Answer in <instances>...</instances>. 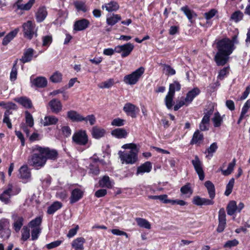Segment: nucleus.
Returning <instances> with one entry per match:
<instances>
[{
	"instance_id": "f257e3e1",
	"label": "nucleus",
	"mask_w": 250,
	"mask_h": 250,
	"mask_svg": "<svg viewBox=\"0 0 250 250\" xmlns=\"http://www.w3.org/2000/svg\"><path fill=\"white\" fill-rule=\"evenodd\" d=\"M217 48L218 52L215 56V61L218 65H224L234 49V42L228 38H225L217 42Z\"/></svg>"
},
{
	"instance_id": "f03ea898",
	"label": "nucleus",
	"mask_w": 250,
	"mask_h": 250,
	"mask_svg": "<svg viewBox=\"0 0 250 250\" xmlns=\"http://www.w3.org/2000/svg\"><path fill=\"white\" fill-rule=\"evenodd\" d=\"M35 146L32 147L33 154L28 160V163L31 166L37 169L43 167L46 162V158L39 151L35 150Z\"/></svg>"
},
{
	"instance_id": "7ed1b4c3",
	"label": "nucleus",
	"mask_w": 250,
	"mask_h": 250,
	"mask_svg": "<svg viewBox=\"0 0 250 250\" xmlns=\"http://www.w3.org/2000/svg\"><path fill=\"white\" fill-rule=\"evenodd\" d=\"M138 151H120L118 153L122 164H133L138 159Z\"/></svg>"
},
{
	"instance_id": "20e7f679",
	"label": "nucleus",
	"mask_w": 250,
	"mask_h": 250,
	"mask_svg": "<svg viewBox=\"0 0 250 250\" xmlns=\"http://www.w3.org/2000/svg\"><path fill=\"white\" fill-rule=\"evenodd\" d=\"M21 191V189L12 184H9L4 190L3 192L0 194V200L5 204H8L10 202L11 195H16Z\"/></svg>"
},
{
	"instance_id": "39448f33",
	"label": "nucleus",
	"mask_w": 250,
	"mask_h": 250,
	"mask_svg": "<svg viewBox=\"0 0 250 250\" xmlns=\"http://www.w3.org/2000/svg\"><path fill=\"white\" fill-rule=\"evenodd\" d=\"M145 72V69L140 67L132 73L125 76L124 78L125 83L129 85L136 84Z\"/></svg>"
},
{
	"instance_id": "423d86ee",
	"label": "nucleus",
	"mask_w": 250,
	"mask_h": 250,
	"mask_svg": "<svg viewBox=\"0 0 250 250\" xmlns=\"http://www.w3.org/2000/svg\"><path fill=\"white\" fill-rule=\"evenodd\" d=\"M88 141V136L85 130H80L74 133L72 142L80 146L86 145Z\"/></svg>"
},
{
	"instance_id": "0eeeda50",
	"label": "nucleus",
	"mask_w": 250,
	"mask_h": 250,
	"mask_svg": "<svg viewBox=\"0 0 250 250\" xmlns=\"http://www.w3.org/2000/svg\"><path fill=\"white\" fill-rule=\"evenodd\" d=\"M22 27L24 36L27 39L31 40L34 35H35L36 36H37V29L35 28V24L31 21H28L24 23Z\"/></svg>"
},
{
	"instance_id": "6e6552de",
	"label": "nucleus",
	"mask_w": 250,
	"mask_h": 250,
	"mask_svg": "<svg viewBox=\"0 0 250 250\" xmlns=\"http://www.w3.org/2000/svg\"><path fill=\"white\" fill-rule=\"evenodd\" d=\"M134 48V45L130 42L126 44L118 45L115 47V52L121 53L122 58H125L129 56Z\"/></svg>"
},
{
	"instance_id": "1a4fd4ad",
	"label": "nucleus",
	"mask_w": 250,
	"mask_h": 250,
	"mask_svg": "<svg viewBox=\"0 0 250 250\" xmlns=\"http://www.w3.org/2000/svg\"><path fill=\"white\" fill-rule=\"evenodd\" d=\"M35 150L39 151L47 159L55 160L58 157V152L56 150L50 149L48 147H42L39 146H35Z\"/></svg>"
},
{
	"instance_id": "9d476101",
	"label": "nucleus",
	"mask_w": 250,
	"mask_h": 250,
	"mask_svg": "<svg viewBox=\"0 0 250 250\" xmlns=\"http://www.w3.org/2000/svg\"><path fill=\"white\" fill-rule=\"evenodd\" d=\"M123 110L127 115L132 118L136 117L137 114L140 111L138 107L130 103H127L125 104Z\"/></svg>"
},
{
	"instance_id": "9b49d317",
	"label": "nucleus",
	"mask_w": 250,
	"mask_h": 250,
	"mask_svg": "<svg viewBox=\"0 0 250 250\" xmlns=\"http://www.w3.org/2000/svg\"><path fill=\"white\" fill-rule=\"evenodd\" d=\"M192 164L199 176L200 180H203L205 176L202 168V164L197 156H195L194 159L192 160Z\"/></svg>"
},
{
	"instance_id": "f8f14e48",
	"label": "nucleus",
	"mask_w": 250,
	"mask_h": 250,
	"mask_svg": "<svg viewBox=\"0 0 250 250\" xmlns=\"http://www.w3.org/2000/svg\"><path fill=\"white\" fill-rule=\"evenodd\" d=\"M192 202L194 204L199 206L212 205L214 204L212 199L201 198L199 196L194 197Z\"/></svg>"
},
{
	"instance_id": "ddd939ff",
	"label": "nucleus",
	"mask_w": 250,
	"mask_h": 250,
	"mask_svg": "<svg viewBox=\"0 0 250 250\" xmlns=\"http://www.w3.org/2000/svg\"><path fill=\"white\" fill-rule=\"evenodd\" d=\"M48 105L52 112L58 113L62 110V104L60 100L57 99H53L51 100Z\"/></svg>"
},
{
	"instance_id": "4468645a",
	"label": "nucleus",
	"mask_w": 250,
	"mask_h": 250,
	"mask_svg": "<svg viewBox=\"0 0 250 250\" xmlns=\"http://www.w3.org/2000/svg\"><path fill=\"white\" fill-rule=\"evenodd\" d=\"M89 25V21L85 19H83L75 22L74 30L77 31H82L88 27Z\"/></svg>"
},
{
	"instance_id": "2eb2a0df",
	"label": "nucleus",
	"mask_w": 250,
	"mask_h": 250,
	"mask_svg": "<svg viewBox=\"0 0 250 250\" xmlns=\"http://www.w3.org/2000/svg\"><path fill=\"white\" fill-rule=\"evenodd\" d=\"M152 167V164L150 162H146L138 167L136 174L143 175L145 173H148L151 170Z\"/></svg>"
},
{
	"instance_id": "dca6fc26",
	"label": "nucleus",
	"mask_w": 250,
	"mask_h": 250,
	"mask_svg": "<svg viewBox=\"0 0 250 250\" xmlns=\"http://www.w3.org/2000/svg\"><path fill=\"white\" fill-rule=\"evenodd\" d=\"M12 218L14 220L13 228L16 232H19L23 226L24 219L17 214L13 215Z\"/></svg>"
},
{
	"instance_id": "f3484780",
	"label": "nucleus",
	"mask_w": 250,
	"mask_h": 250,
	"mask_svg": "<svg viewBox=\"0 0 250 250\" xmlns=\"http://www.w3.org/2000/svg\"><path fill=\"white\" fill-rule=\"evenodd\" d=\"M19 172L20 177L24 180V182H27L30 179L31 173L27 166H23L21 167L19 169Z\"/></svg>"
},
{
	"instance_id": "a211bd4d",
	"label": "nucleus",
	"mask_w": 250,
	"mask_h": 250,
	"mask_svg": "<svg viewBox=\"0 0 250 250\" xmlns=\"http://www.w3.org/2000/svg\"><path fill=\"white\" fill-rule=\"evenodd\" d=\"M59 119L53 115H48L44 117L42 120V123L44 126L55 125L57 124Z\"/></svg>"
},
{
	"instance_id": "6ab92c4d",
	"label": "nucleus",
	"mask_w": 250,
	"mask_h": 250,
	"mask_svg": "<svg viewBox=\"0 0 250 250\" xmlns=\"http://www.w3.org/2000/svg\"><path fill=\"white\" fill-rule=\"evenodd\" d=\"M34 50L33 49L29 48L25 49L24 51L23 56L20 60L22 63H25L30 62L33 56Z\"/></svg>"
},
{
	"instance_id": "aec40b11",
	"label": "nucleus",
	"mask_w": 250,
	"mask_h": 250,
	"mask_svg": "<svg viewBox=\"0 0 250 250\" xmlns=\"http://www.w3.org/2000/svg\"><path fill=\"white\" fill-rule=\"evenodd\" d=\"M22 1V0H18L16 2L15 5L17 7V9L21 10H29L35 3V0H29L27 3L24 4L21 3Z\"/></svg>"
},
{
	"instance_id": "412c9836",
	"label": "nucleus",
	"mask_w": 250,
	"mask_h": 250,
	"mask_svg": "<svg viewBox=\"0 0 250 250\" xmlns=\"http://www.w3.org/2000/svg\"><path fill=\"white\" fill-rule=\"evenodd\" d=\"M85 240L83 237H78L74 239L71 244V246L75 250H83V244Z\"/></svg>"
},
{
	"instance_id": "4be33fe9",
	"label": "nucleus",
	"mask_w": 250,
	"mask_h": 250,
	"mask_svg": "<svg viewBox=\"0 0 250 250\" xmlns=\"http://www.w3.org/2000/svg\"><path fill=\"white\" fill-rule=\"evenodd\" d=\"M14 100L26 108H31L32 107V102L27 97H21L19 98H16L14 99Z\"/></svg>"
},
{
	"instance_id": "5701e85b",
	"label": "nucleus",
	"mask_w": 250,
	"mask_h": 250,
	"mask_svg": "<svg viewBox=\"0 0 250 250\" xmlns=\"http://www.w3.org/2000/svg\"><path fill=\"white\" fill-rule=\"evenodd\" d=\"M83 195V192L81 190L78 188L74 189L71 192V195L70 198V203L71 204H73L78 201L81 198H82Z\"/></svg>"
},
{
	"instance_id": "b1692460",
	"label": "nucleus",
	"mask_w": 250,
	"mask_h": 250,
	"mask_svg": "<svg viewBox=\"0 0 250 250\" xmlns=\"http://www.w3.org/2000/svg\"><path fill=\"white\" fill-rule=\"evenodd\" d=\"M199 93L200 90L198 88H194L187 93L186 97L184 99V100L188 104Z\"/></svg>"
},
{
	"instance_id": "393cba45",
	"label": "nucleus",
	"mask_w": 250,
	"mask_h": 250,
	"mask_svg": "<svg viewBox=\"0 0 250 250\" xmlns=\"http://www.w3.org/2000/svg\"><path fill=\"white\" fill-rule=\"evenodd\" d=\"M119 8V5L118 3L115 1H111L102 6V9H105L108 12L116 11L118 10Z\"/></svg>"
},
{
	"instance_id": "a878e982",
	"label": "nucleus",
	"mask_w": 250,
	"mask_h": 250,
	"mask_svg": "<svg viewBox=\"0 0 250 250\" xmlns=\"http://www.w3.org/2000/svg\"><path fill=\"white\" fill-rule=\"evenodd\" d=\"M67 117L73 122L83 121V116L74 110H70L67 112Z\"/></svg>"
},
{
	"instance_id": "bb28decb",
	"label": "nucleus",
	"mask_w": 250,
	"mask_h": 250,
	"mask_svg": "<svg viewBox=\"0 0 250 250\" xmlns=\"http://www.w3.org/2000/svg\"><path fill=\"white\" fill-rule=\"evenodd\" d=\"M113 182L110 180L108 176H104L101 180L99 181V185L101 187L110 188L113 185Z\"/></svg>"
},
{
	"instance_id": "cd10ccee",
	"label": "nucleus",
	"mask_w": 250,
	"mask_h": 250,
	"mask_svg": "<svg viewBox=\"0 0 250 250\" xmlns=\"http://www.w3.org/2000/svg\"><path fill=\"white\" fill-rule=\"evenodd\" d=\"M47 13L44 7H40L39 8L36 14V20L38 22L42 21L47 16Z\"/></svg>"
},
{
	"instance_id": "c85d7f7f",
	"label": "nucleus",
	"mask_w": 250,
	"mask_h": 250,
	"mask_svg": "<svg viewBox=\"0 0 250 250\" xmlns=\"http://www.w3.org/2000/svg\"><path fill=\"white\" fill-rule=\"evenodd\" d=\"M105 130L98 126H94L92 130V135L93 138L99 139L103 137L105 134Z\"/></svg>"
},
{
	"instance_id": "c756f323",
	"label": "nucleus",
	"mask_w": 250,
	"mask_h": 250,
	"mask_svg": "<svg viewBox=\"0 0 250 250\" xmlns=\"http://www.w3.org/2000/svg\"><path fill=\"white\" fill-rule=\"evenodd\" d=\"M19 32L18 29H15L9 32L3 39L2 44L6 45L17 35Z\"/></svg>"
},
{
	"instance_id": "7c9ffc66",
	"label": "nucleus",
	"mask_w": 250,
	"mask_h": 250,
	"mask_svg": "<svg viewBox=\"0 0 250 250\" xmlns=\"http://www.w3.org/2000/svg\"><path fill=\"white\" fill-rule=\"evenodd\" d=\"M205 186L207 188L210 198L213 199L215 195V188L214 185L210 181H207L205 183Z\"/></svg>"
},
{
	"instance_id": "2f4dec72",
	"label": "nucleus",
	"mask_w": 250,
	"mask_h": 250,
	"mask_svg": "<svg viewBox=\"0 0 250 250\" xmlns=\"http://www.w3.org/2000/svg\"><path fill=\"white\" fill-rule=\"evenodd\" d=\"M32 83L36 87L42 88L46 86L47 82L45 78L39 77L34 79Z\"/></svg>"
},
{
	"instance_id": "473e14b6",
	"label": "nucleus",
	"mask_w": 250,
	"mask_h": 250,
	"mask_svg": "<svg viewBox=\"0 0 250 250\" xmlns=\"http://www.w3.org/2000/svg\"><path fill=\"white\" fill-rule=\"evenodd\" d=\"M111 134L118 138H125L127 133L126 130L123 128H117L112 131Z\"/></svg>"
},
{
	"instance_id": "72a5a7b5",
	"label": "nucleus",
	"mask_w": 250,
	"mask_h": 250,
	"mask_svg": "<svg viewBox=\"0 0 250 250\" xmlns=\"http://www.w3.org/2000/svg\"><path fill=\"white\" fill-rule=\"evenodd\" d=\"M121 20V17L117 14L108 15L106 18V23L110 25L115 24L118 21Z\"/></svg>"
},
{
	"instance_id": "f704fd0d",
	"label": "nucleus",
	"mask_w": 250,
	"mask_h": 250,
	"mask_svg": "<svg viewBox=\"0 0 250 250\" xmlns=\"http://www.w3.org/2000/svg\"><path fill=\"white\" fill-rule=\"evenodd\" d=\"M135 221H136L137 225L141 228L148 229L151 228V225L150 223L145 219L136 218H135Z\"/></svg>"
},
{
	"instance_id": "c9c22d12",
	"label": "nucleus",
	"mask_w": 250,
	"mask_h": 250,
	"mask_svg": "<svg viewBox=\"0 0 250 250\" xmlns=\"http://www.w3.org/2000/svg\"><path fill=\"white\" fill-rule=\"evenodd\" d=\"M227 210L228 215H232L237 211L236 202L235 201H230L227 206Z\"/></svg>"
},
{
	"instance_id": "e433bc0d",
	"label": "nucleus",
	"mask_w": 250,
	"mask_h": 250,
	"mask_svg": "<svg viewBox=\"0 0 250 250\" xmlns=\"http://www.w3.org/2000/svg\"><path fill=\"white\" fill-rule=\"evenodd\" d=\"M62 207V204L61 203L58 201L55 202L48 207L47 209V213L49 214H52L59 209L61 208Z\"/></svg>"
},
{
	"instance_id": "4c0bfd02",
	"label": "nucleus",
	"mask_w": 250,
	"mask_h": 250,
	"mask_svg": "<svg viewBox=\"0 0 250 250\" xmlns=\"http://www.w3.org/2000/svg\"><path fill=\"white\" fill-rule=\"evenodd\" d=\"M203 139V135L201 133L199 130L196 131L193 135L191 141V144H200Z\"/></svg>"
},
{
	"instance_id": "58836bf2",
	"label": "nucleus",
	"mask_w": 250,
	"mask_h": 250,
	"mask_svg": "<svg viewBox=\"0 0 250 250\" xmlns=\"http://www.w3.org/2000/svg\"><path fill=\"white\" fill-rule=\"evenodd\" d=\"M235 162L236 160L234 159L233 161L229 164L228 168L226 170H223L222 168L221 167L220 170L222 171V174L225 176L229 175L233 170L235 165Z\"/></svg>"
},
{
	"instance_id": "ea45409f",
	"label": "nucleus",
	"mask_w": 250,
	"mask_h": 250,
	"mask_svg": "<svg viewBox=\"0 0 250 250\" xmlns=\"http://www.w3.org/2000/svg\"><path fill=\"white\" fill-rule=\"evenodd\" d=\"M42 222V218L41 216L37 217L29 222V227L31 229L41 228Z\"/></svg>"
},
{
	"instance_id": "a19ab883",
	"label": "nucleus",
	"mask_w": 250,
	"mask_h": 250,
	"mask_svg": "<svg viewBox=\"0 0 250 250\" xmlns=\"http://www.w3.org/2000/svg\"><path fill=\"white\" fill-rule=\"evenodd\" d=\"M212 121L215 127H219L223 123V118L218 112L214 114Z\"/></svg>"
},
{
	"instance_id": "79ce46f5",
	"label": "nucleus",
	"mask_w": 250,
	"mask_h": 250,
	"mask_svg": "<svg viewBox=\"0 0 250 250\" xmlns=\"http://www.w3.org/2000/svg\"><path fill=\"white\" fill-rule=\"evenodd\" d=\"M244 16L243 13L239 11L234 12L231 16L230 19L235 22H238L243 19Z\"/></svg>"
},
{
	"instance_id": "37998d69",
	"label": "nucleus",
	"mask_w": 250,
	"mask_h": 250,
	"mask_svg": "<svg viewBox=\"0 0 250 250\" xmlns=\"http://www.w3.org/2000/svg\"><path fill=\"white\" fill-rule=\"evenodd\" d=\"M180 88V84L178 82L175 81L173 83L170 84L168 93L174 95L175 91H179Z\"/></svg>"
},
{
	"instance_id": "c03bdc74",
	"label": "nucleus",
	"mask_w": 250,
	"mask_h": 250,
	"mask_svg": "<svg viewBox=\"0 0 250 250\" xmlns=\"http://www.w3.org/2000/svg\"><path fill=\"white\" fill-rule=\"evenodd\" d=\"M181 10L186 15L189 20H191L194 16H196L195 13L192 10L189 9L187 6H183L181 7Z\"/></svg>"
},
{
	"instance_id": "a18cd8bd",
	"label": "nucleus",
	"mask_w": 250,
	"mask_h": 250,
	"mask_svg": "<svg viewBox=\"0 0 250 250\" xmlns=\"http://www.w3.org/2000/svg\"><path fill=\"white\" fill-rule=\"evenodd\" d=\"M74 5L78 11H82L83 12H85L87 10V8L85 5L84 2L83 1H77L74 2Z\"/></svg>"
},
{
	"instance_id": "49530a36",
	"label": "nucleus",
	"mask_w": 250,
	"mask_h": 250,
	"mask_svg": "<svg viewBox=\"0 0 250 250\" xmlns=\"http://www.w3.org/2000/svg\"><path fill=\"white\" fill-rule=\"evenodd\" d=\"M234 184V179L231 178L229 183L226 186V189L225 192V194L226 196H229L232 192V188Z\"/></svg>"
},
{
	"instance_id": "de8ad7c7",
	"label": "nucleus",
	"mask_w": 250,
	"mask_h": 250,
	"mask_svg": "<svg viewBox=\"0 0 250 250\" xmlns=\"http://www.w3.org/2000/svg\"><path fill=\"white\" fill-rule=\"evenodd\" d=\"M174 95L167 93L165 98V104L167 108L170 109L172 106L173 97Z\"/></svg>"
},
{
	"instance_id": "09e8293b",
	"label": "nucleus",
	"mask_w": 250,
	"mask_h": 250,
	"mask_svg": "<svg viewBox=\"0 0 250 250\" xmlns=\"http://www.w3.org/2000/svg\"><path fill=\"white\" fill-rule=\"evenodd\" d=\"M25 121L27 125L30 127H32L34 125V120L32 115L28 111L25 112Z\"/></svg>"
},
{
	"instance_id": "8fccbe9b",
	"label": "nucleus",
	"mask_w": 250,
	"mask_h": 250,
	"mask_svg": "<svg viewBox=\"0 0 250 250\" xmlns=\"http://www.w3.org/2000/svg\"><path fill=\"white\" fill-rule=\"evenodd\" d=\"M114 84L113 79H110L104 82L99 84V87L101 88H109Z\"/></svg>"
},
{
	"instance_id": "3c124183",
	"label": "nucleus",
	"mask_w": 250,
	"mask_h": 250,
	"mask_svg": "<svg viewBox=\"0 0 250 250\" xmlns=\"http://www.w3.org/2000/svg\"><path fill=\"white\" fill-rule=\"evenodd\" d=\"M31 239L35 240L38 239L40 233L41 232V228H33L31 229Z\"/></svg>"
},
{
	"instance_id": "603ef678",
	"label": "nucleus",
	"mask_w": 250,
	"mask_h": 250,
	"mask_svg": "<svg viewBox=\"0 0 250 250\" xmlns=\"http://www.w3.org/2000/svg\"><path fill=\"white\" fill-rule=\"evenodd\" d=\"M30 237V230L27 227H24L21 234V239L26 241Z\"/></svg>"
},
{
	"instance_id": "864d4df0",
	"label": "nucleus",
	"mask_w": 250,
	"mask_h": 250,
	"mask_svg": "<svg viewBox=\"0 0 250 250\" xmlns=\"http://www.w3.org/2000/svg\"><path fill=\"white\" fill-rule=\"evenodd\" d=\"M163 70L166 75H173L176 73L175 70L168 65H164Z\"/></svg>"
},
{
	"instance_id": "5fc2aeb1",
	"label": "nucleus",
	"mask_w": 250,
	"mask_h": 250,
	"mask_svg": "<svg viewBox=\"0 0 250 250\" xmlns=\"http://www.w3.org/2000/svg\"><path fill=\"white\" fill-rule=\"evenodd\" d=\"M213 111V109H210L208 111L207 113H205L201 122L208 125L210 117L212 115Z\"/></svg>"
},
{
	"instance_id": "6e6d98bb",
	"label": "nucleus",
	"mask_w": 250,
	"mask_h": 250,
	"mask_svg": "<svg viewBox=\"0 0 250 250\" xmlns=\"http://www.w3.org/2000/svg\"><path fill=\"white\" fill-rule=\"evenodd\" d=\"M226 212L224 208H222L219 211L218 220L219 222H226Z\"/></svg>"
},
{
	"instance_id": "4d7b16f0",
	"label": "nucleus",
	"mask_w": 250,
	"mask_h": 250,
	"mask_svg": "<svg viewBox=\"0 0 250 250\" xmlns=\"http://www.w3.org/2000/svg\"><path fill=\"white\" fill-rule=\"evenodd\" d=\"M62 79V75L61 73L58 72L55 73L51 77L50 80L53 83H59L61 81Z\"/></svg>"
},
{
	"instance_id": "13d9d810",
	"label": "nucleus",
	"mask_w": 250,
	"mask_h": 250,
	"mask_svg": "<svg viewBox=\"0 0 250 250\" xmlns=\"http://www.w3.org/2000/svg\"><path fill=\"white\" fill-rule=\"evenodd\" d=\"M218 148L216 143H212L210 146L206 150V153H208V154H211L210 156L212 157V154L214 153Z\"/></svg>"
},
{
	"instance_id": "bf43d9fd",
	"label": "nucleus",
	"mask_w": 250,
	"mask_h": 250,
	"mask_svg": "<svg viewBox=\"0 0 250 250\" xmlns=\"http://www.w3.org/2000/svg\"><path fill=\"white\" fill-rule=\"evenodd\" d=\"M9 114L10 113L8 111H6L4 113V118L3 119V122L6 124L7 127L9 128H12V124L10 122V120L9 118L8 117Z\"/></svg>"
},
{
	"instance_id": "052dcab7",
	"label": "nucleus",
	"mask_w": 250,
	"mask_h": 250,
	"mask_svg": "<svg viewBox=\"0 0 250 250\" xmlns=\"http://www.w3.org/2000/svg\"><path fill=\"white\" fill-rule=\"evenodd\" d=\"M83 121H85L86 123H87L88 121L91 125H94L96 123V118L94 115L92 114L88 115L86 117H83Z\"/></svg>"
},
{
	"instance_id": "680f3d73",
	"label": "nucleus",
	"mask_w": 250,
	"mask_h": 250,
	"mask_svg": "<svg viewBox=\"0 0 250 250\" xmlns=\"http://www.w3.org/2000/svg\"><path fill=\"white\" fill-rule=\"evenodd\" d=\"M122 147L124 149H130V150H133V151H139V149L137 148V145L133 143L125 144Z\"/></svg>"
},
{
	"instance_id": "e2e57ef3",
	"label": "nucleus",
	"mask_w": 250,
	"mask_h": 250,
	"mask_svg": "<svg viewBox=\"0 0 250 250\" xmlns=\"http://www.w3.org/2000/svg\"><path fill=\"white\" fill-rule=\"evenodd\" d=\"M217 13V11L214 9H211L208 12H206L204 14V17L207 20H209L213 18Z\"/></svg>"
},
{
	"instance_id": "0e129e2a",
	"label": "nucleus",
	"mask_w": 250,
	"mask_h": 250,
	"mask_svg": "<svg viewBox=\"0 0 250 250\" xmlns=\"http://www.w3.org/2000/svg\"><path fill=\"white\" fill-rule=\"evenodd\" d=\"M52 39L50 36H44L42 38V45L44 46H48L52 42Z\"/></svg>"
},
{
	"instance_id": "69168bd1",
	"label": "nucleus",
	"mask_w": 250,
	"mask_h": 250,
	"mask_svg": "<svg viewBox=\"0 0 250 250\" xmlns=\"http://www.w3.org/2000/svg\"><path fill=\"white\" fill-rule=\"evenodd\" d=\"M239 244V242L236 239L228 241L224 245L226 248H231L237 246Z\"/></svg>"
},
{
	"instance_id": "338daca9",
	"label": "nucleus",
	"mask_w": 250,
	"mask_h": 250,
	"mask_svg": "<svg viewBox=\"0 0 250 250\" xmlns=\"http://www.w3.org/2000/svg\"><path fill=\"white\" fill-rule=\"evenodd\" d=\"M180 190L181 192L184 194H186L188 193H190V194H191L192 193V191L191 189L189 184L186 185L185 186L182 187L181 188Z\"/></svg>"
},
{
	"instance_id": "774afa93",
	"label": "nucleus",
	"mask_w": 250,
	"mask_h": 250,
	"mask_svg": "<svg viewBox=\"0 0 250 250\" xmlns=\"http://www.w3.org/2000/svg\"><path fill=\"white\" fill-rule=\"evenodd\" d=\"M125 121L120 118H116L114 119L112 122L111 125L114 126H121L124 125Z\"/></svg>"
}]
</instances>
